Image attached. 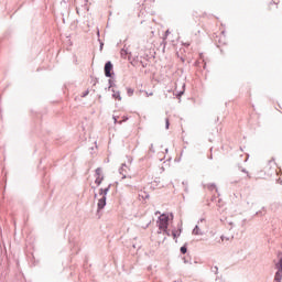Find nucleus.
<instances>
[{
	"label": "nucleus",
	"instance_id": "obj_1",
	"mask_svg": "<svg viewBox=\"0 0 282 282\" xmlns=\"http://www.w3.org/2000/svg\"><path fill=\"white\" fill-rule=\"evenodd\" d=\"M104 72L106 78H113V76H116V73H113V64L111 63V61L106 62Z\"/></svg>",
	"mask_w": 282,
	"mask_h": 282
},
{
	"label": "nucleus",
	"instance_id": "obj_2",
	"mask_svg": "<svg viewBox=\"0 0 282 282\" xmlns=\"http://www.w3.org/2000/svg\"><path fill=\"white\" fill-rule=\"evenodd\" d=\"M169 215L167 214H162L160 217H159V230H162V229H166L169 228Z\"/></svg>",
	"mask_w": 282,
	"mask_h": 282
},
{
	"label": "nucleus",
	"instance_id": "obj_3",
	"mask_svg": "<svg viewBox=\"0 0 282 282\" xmlns=\"http://www.w3.org/2000/svg\"><path fill=\"white\" fill-rule=\"evenodd\" d=\"M275 272L274 275V282H281L282 281V258L275 263Z\"/></svg>",
	"mask_w": 282,
	"mask_h": 282
},
{
	"label": "nucleus",
	"instance_id": "obj_4",
	"mask_svg": "<svg viewBox=\"0 0 282 282\" xmlns=\"http://www.w3.org/2000/svg\"><path fill=\"white\" fill-rule=\"evenodd\" d=\"M107 206V197L102 196L97 204V210H102Z\"/></svg>",
	"mask_w": 282,
	"mask_h": 282
},
{
	"label": "nucleus",
	"instance_id": "obj_5",
	"mask_svg": "<svg viewBox=\"0 0 282 282\" xmlns=\"http://www.w3.org/2000/svg\"><path fill=\"white\" fill-rule=\"evenodd\" d=\"M181 235H182V226H178L177 229L172 230V237H173L175 243H177V237H181Z\"/></svg>",
	"mask_w": 282,
	"mask_h": 282
},
{
	"label": "nucleus",
	"instance_id": "obj_6",
	"mask_svg": "<svg viewBox=\"0 0 282 282\" xmlns=\"http://www.w3.org/2000/svg\"><path fill=\"white\" fill-rule=\"evenodd\" d=\"M109 191H111V184H109L106 188H100L99 195H102V197H107V195H109Z\"/></svg>",
	"mask_w": 282,
	"mask_h": 282
},
{
	"label": "nucleus",
	"instance_id": "obj_7",
	"mask_svg": "<svg viewBox=\"0 0 282 282\" xmlns=\"http://www.w3.org/2000/svg\"><path fill=\"white\" fill-rule=\"evenodd\" d=\"M112 91V98H115L116 100H122V97L120 96V91H116V89H111Z\"/></svg>",
	"mask_w": 282,
	"mask_h": 282
},
{
	"label": "nucleus",
	"instance_id": "obj_8",
	"mask_svg": "<svg viewBox=\"0 0 282 282\" xmlns=\"http://www.w3.org/2000/svg\"><path fill=\"white\" fill-rule=\"evenodd\" d=\"M192 235H204V231H202V229H199V226L196 225L192 231Z\"/></svg>",
	"mask_w": 282,
	"mask_h": 282
},
{
	"label": "nucleus",
	"instance_id": "obj_9",
	"mask_svg": "<svg viewBox=\"0 0 282 282\" xmlns=\"http://www.w3.org/2000/svg\"><path fill=\"white\" fill-rule=\"evenodd\" d=\"M102 182H105V175L97 176L96 180H95V184L97 186H100V184H102Z\"/></svg>",
	"mask_w": 282,
	"mask_h": 282
},
{
	"label": "nucleus",
	"instance_id": "obj_10",
	"mask_svg": "<svg viewBox=\"0 0 282 282\" xmlns=\"http://www.w3.org/2000/svg\"><path fill=\"white\" fill-rule=\"evenodd\" d=\"M238 171H240L241 173H245L247 175V177L250 180V177H251L250 173L243 166L238 165Z\"/></svg>",
	"mask_w": 282,
	"mask_h": 282
},
{
	"label": "nucleus",
	"instance_id": "obj_11",
	"mask_svg": "<svg viewBox=\"0 0 282 282\" xmlns=\"http://www.w3.org/2000/svg\"><path fill=\"white\" fill-rule=\"evenodd\" d=\"M102 175H105L102 174V167H97L95 170V177H102Z\"/></svg>",
	"mask_w": 282,
	"mask_h": 282
},
{
	"label": "nucleus",
	"instance_id": "obj_12",
	"mask_svg": "<svg viewBox=\"0 0 282 282\" xmlns=\"http://www.w3.org/2000/svg\"><path fill=\"white\" fill-rule=\"evenodd\" d=\"M186 252H188V242L181 247V254H186Z\"/></svg>",
	"mask_w": 282,
	"mask_h": 282
},
{
	"label": "nucleus",
	"instance_id": "obj_13",
	"mask_svg": "<svg viewBox=\"0 0 282 282\" xmlns=\"http://www.w3.org/2000/svg\"><path fill=\"white\" fill-rule=\"evenodd\" d=\"M108 90H111L112 89V87H116V83L113 82V79H108Z\"/></svg>",
	"mask_w": 282,
	"mask_h": 282
},
{
	"label": "nucleus",
	"instance_id": "obj_14",
	"mask_svg": "<svg viewBox=\"0 0 282 282\" xmlns=\"http://www.w3.org/2000/svg\"><path fill=\"white\" fill-rule=\"evenodd\" d=\"M207 188H208L209 191H216V192H217V185H215V183L208 184V185H207Z\"/></svg>",
	"mask_w": 282,
	"mask_h": 282
},
{
	"label": "nucleus",
	"instance_id": "obj_15",
	"mask_svg": "<svg viewBox=\"0 0 282 282\" xmlns=\"http://www.w3.org/2000/svg\"><path fill=\"white\" fill-rule=\"evenodd\" d=\"M121 58H127V55L129 54V52L126 48H121Z\"/></svg>",
	"mask_w": 282,
	"mask_h": 282
},
{
	"label": "nucleus",
	"instance_id": "obj_16",
	"mask_svg": "<svg viewBox=\"0 0 282 282\" xmlns=\"http://www.w3.org/2000/svg\"><path fill=\"white\" fill-rule=\"evenodd\" d=\"M169 34H171V31H165V35H164V37H163V45H166V39H169Z\"/></svg>",
	"mask_w": 282,
	"mask_h": 282
},
{
	"label": "nucleus",
	"instance_id": "obj_17",
	"mask_svg": "<svg viewBox=\"0 0 282 282\" xmlns=\"http://www.w3.org/2000/svg\"><path fill=\"white\" fill-rule=\"evenodd\" d=\"M161 230H163L164 235H166L167 237H172V231L169 230V228H163Z\"/></svg>",
	"mask_w": 282,
	"mask_h": 282
},
{
	"label": "nucleus",
	"instance_id": "obj_18",
	"mask_svg": "<svg viewBox=\"0 0 282 282\" xmlns=\"http://www.w3.org/2000/svg\"><path fill=\"white\" fill-rule=\"evenodd\" d=\"M90 78H91V85H94V87H95V85H98V78L97 77H94V76H90Z\"/></svg>",
	"mask_w": 282,
	"mask_h": 282
},
{
	"label": "nucleus",
	"instance_id": "obj_19",
	"mask_svg": "<svg viewBox=\"0 0 282 282\" xmlns=\"http://www.w3.org/2000/svg\"><path fill=\"white\" fill-rule=\"evenodd\" d=\"M182 184H183V186H184L185 193H188V182L183 181Z\"/></svg>",
	"mask_w": 282,
	"mask_h": 282
},
{
	"label": "nucleus",
	"instance_id": "obj_20",
	"mask_svg": "<svg viewBox=\"0 0 282 282\" xmlns=\"http://www.w3.org/2000/svg\"><path fill=\"white\" fill-rule=\"evenodd\" d=\"M112 120H113L115 124H122V121L121 120L118 121V117H116V116L112 117Z\"/></svg>",
	"mask_w": 282,
	"mask_h": 282
},
{
	"label": "nucleus",
	"instance_id": "obj_21",
	"mask_svg": "<svg viewBox=\"0 0 282 282\" xmlns=\"http://www.w3.org/2000/svg\"><path fill=\"white\" fill-rule=\"evenodd\" d=\"M127 95L133 96V88H127Z\"/></svg>",
	"mask_w": 282,
	"mask_h": 282
},
{
	"label": "nucleus",
	"instance_id": "obj_22",
	"mask_svg": "<svg viewBox=\"0 0 282 282\" xmlns=\"http://www.w3.org/2000/svg\"><path fill=\"white\" fill-rule=\"evenodd\" d=\"M184 96V90H181L176 94V98L181 99Z\"/></svg>",
	"mask_w": 282,
	"mask_h": 282
},
{
	"label": "nucleus",
	"instance_id": "obj_23",
	"mask_svg": "<svg viewBox=\"0 0 282 282\" xmlns=\"http://www.w3.org/2000/svg\"><path fill=\"white\" fill-rule=\"evenodd\" d=\"M212 272H215L216 274H218L219 268L217 265H215L214 268H212Z\"/></svg>",
	"mask_w": 282,
	"mask_h": 282
},
{
	"label": "nucleus",
	"instance_id": "obj_24",
	"mask_svg": "<svg viewBox=\"0 0 282 282\" xmlns=\"http://www.w3.org/2000/svg\"><path fill=\"white\" fill-rule=\"evenodd\" d=\"M171 127V122L169 121V118L165 119V129H169Z\"/></svg>",
	"mask_w": 282,
	"mask_h": 282
},
{
	"label": "nucleus",
	"instance_id": "obj_25",
	"mask_svg": "<svg viewBox=\"0 0 282 282\" xmlns=\"http://www.w3.org/2000/svg\"><path fill=\"white\" fill-rule=\"evenodd\" d=\"M87 96H89V90H85V91L83 93V95H82V98H85V97H87Z\"/></svg>",
	"mask_w": 282,
	"mask_h": 282
},
{
	"label": "nucleus",
	"instance_id": "obj_26",
	"mask_svg": "<svg viewBox=\"0 0 282 282\" xmlns=\"http://www.w3.org/2000/svg\"><path fill=\"white\" fill-rule=\"evenodd\" d=\"M99 43H100L99 50L100 52H102V47H105V43H102L100 40H99Z\"/></svg>",
	"mask_w": 282,
	"mask_h": 282
},
{
	"label": "nucleus",
	"instance_id": "obj_27",
	"mask_svg": "<svg viewBox=\"0 0 282 282\" xmlns=\"http://www.w3.org/2000/svg\"><path fill=\"white\" fill-rule=\"evenodd\" d=\"M124 167H127V163H122L121 169H120V173H122V171H124Z\"/></svg>",
	"mask_w": 282,
	"mask_h": 282
},
{
	"label": "nucleus",
	"instance_id": "obj_28",
	"mask_svg": "<svg viewBox=\"0 0 282 282\" xmlns=\"http://www.w3.org/2000/svg\"><path fill=\"white\" fill-rule=\"evenodd\" d=\"M143 199H149V194L144 193V195H140Z\"/></svg>",
	"mask_w": 282,
	"mask_h": 282
},
{
	"label": "nucleus",
	"instance_id": "obj_29",
	"mask_svg": "<svg viewBox=\"0 0 282 282\" xmlns=\"http://www.w3.org/2000/svg\"><path fill=\"white\" fill-rule=\"evenodd\" d=\"M150 151H151L152 153H155V148H153V143L150 145Z\"/></svg>",
	"mask_w": 282,
	"mask_h": 282
},
{
	"label": "nucleus",
	"instance_id": "obj_30",
	"mask_svg": "<svg viewBox=\"0 0 282 282\" xmlns=\"http://www.w3.org/2000/svg\"><path fill=\"white\" fill-rule=\"evenodd\" d=\"M276 183L282 186V180H281V178H278V180H276Z\"/></svg>",
	"mask_w": 282,
	"mask_h": 282
},
{
	"label": "nucleus",
	"instance_id": "obj_31",
	"mask_svg": "<svg viewBox=\"0 0 282 282\" xmlns=\"http://www.w3.org/2000/svg\"><path fill=\"white\" fill-rule=\"evenodd\" d=\"M127 120H129V118L123 117V120H121V122H127Z\"/></svg>",
	"mask_w": 282,
	"mask_h": 282
},
{
	"label": "nucleus",
	"instance_id": "obj_32",
	"mask_svg": "<svg viewBox=\"0 0 282 282\" xmlns=\"http://www.w3.org/2000/svg\"><path fill=\"white\" fill-rule=\"evenodd\" d=\"M183 260H184V263H188V260H186V258H183Z\"/></svg>",
	"mask_w": 282,
	"mask_h": 282
},
{
	"label": "nucleus",
	"instance_id": "obj_33",
	"mask_svg": "<svg viewBox=\"0 0 282 282\" xmlns=\"http://www.w3.org/2000/svg\"><path fill=\"white\" fill-rule=\"evenodd\" d=\"M141 65H142V67H147V65H144V63H142V62H141Z\"/></svg>",
	"mask_w": 282,
	"mask_h": 282
},
{
	"label": "nucleus",
	"instance_id": "obj_34",
	"mask_svg": "<svg viewBox=\"0 0 282 282\" xmlns=\"http://www.w3.org/2000/svg\"><path fill=\"white\" fill-rule=\"evenodd\" d=\"M122 180H127V176H126V175H123V176H122Z\"/></svg>",
	"mask_w": 282,
	"mask_h": 282
},
{
	"label": "nucleus",
	"instance_id": "obj_35",
	"mask_svg": "<svg viewBox=\"0 0 282 282\" xmlns=\"http://www.w3.org/2000/svg\"><path fill=\"white\" fill-rule=\"evenodd\" d=\"M209 160H213V154H210Z\"/></svg>",
	"mask_w": 282,
	"mask_h": 282
},
{
	"label": "nucleus",
	"instance_id": "obj_36",
	"mask_svg": "<svg viewBox=\"0 0 282 282\" xmlns=\"http://www.w3.org/2000/svg\"><path fill=\"white\" fill-rule=\"evenodd\" d=\"M149 96H153V93H149Z\"/></svg>",
	"mask_w": 282,
	"mask_h": 282
},
{
	"label": "nucleus",
	"instance_id": "obj_37",
	"mask_svg": "<svg viewBox=\"0 0 282 282\" xmlns=\"http://www.w3.org/2000/svg\"><path fill=\"white\" fill-rule=\"evenodd\" d=\"M98 197V194H95V198Z\"/></svg>",
	"mask_w": 282,
	"mask_h": 282
}]
</instances>
